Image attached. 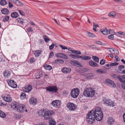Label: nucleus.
Returning a JSON list of instances; mask_svg holds the SVG:
<instances>
[{
  "label": "nucleus",
  "mask_w": 125,
  "mask_h": 125,
  "mask_svg": "<svg viewBox=\"0 0 125 125\" xmlns=\"http://www.w3.org/2000/svg\"><path fill=\"white\" fill-rule=\"evenodd\" d=\"M59 46L62 48V49L65 50L67 49V47L62 45L60 44L59 45Z\"/></svg>",
  "instance_id": "09e8293b"
},
{
  "label": "nucleus",
  "mask_w": 125,
  "mask_h": 125,
  "mask_svg": "<svg viewBox=\"0 0 125 125\" xmlns=\"http://www.w3.org/2000/svg\"><path fill=\"white\" fill-rule=\"evenodd\" d=\"M105 81L107 84L110 86H112L113 87L116 86L115 84L112 81L108 79H106Z\"/></svg>",
  "instance_id": "9d476101"
},
{
  "label": "nucleus",
  "mask_w": 125,
  "mask_h": 125,
  "mask_svg": "<svg viewBox=\"0 0 125 125\" xmlns=\"http://www.w3.org/2000/svg\"><path fill=\"white\" fill-rule=\"evenodd\" d=\"M19 11L20 14L24 16L25 15V13L22 11L21 10H19Z\"/></svg>",
  "instance_id": "864d4df0"
},
{
  "label": "nucleus",
  "mask_w": 125,
  "mask_h": 125,
  "mask_svg": "<svg viewBox=\"0 0 125 125\" xmlns=\"http://www.w3.org/2000/svg\"><path fill=\"white\" fill-rule=\"evenodd\" d=\"M6 116L5 114L1 111L0 110V117L2 118H4Z\"/></svg>",
  "instance_id": "e433bc0d"
},
{
  "label": "nucleus",
  "mask_w": 125,
  "mask_h": 125,
  "mask_svg": "<svg viewBox=\"0 0 125 125\" xmlns=\"http://www.w3.org/2000/svg\"><path fill=\"white\" fill-rule=\"evenodd\" d=\"M38 74H39V75H38L37 74H35V76L36 77V78L37 79H39L41 77H42L43 75V74L42 73V72H40Z\"/></svg>",
  "instance_id": "7c9ffc66"
},
{
  "label": "nucleus",
  "mask_w": 125,
  "mask_h": 125,
  "mask_svg": "<svg viewBox=\"0 0 125 125\" xmlns=\"http://www.w3.org/2000/svg\"><path fill=\"white\" fill-rule=\"evenodd\" d=\"M95 42L98 44L103 45V43L100 41H97Z\"/></svg>",
  "instance_id": "5fc2aeb1"
},
{
  "label": "nucleus",
  "mask_w": 125,
  "mask_h": 125,
  "mask_svg": "<svg viewBox=\"0 0 125 125\" xmlns=\"http://www.w3.org/2000/svg\"><path fill=\"white\" fill-rule=\"evenodd\" d=\"M43 38L45 42H47L50 41V39L46 36L43 35Z\"/></svg>",
  "instance_id": "ea45409f"
},
{
  "label": "nucleus",
  "mask_w": 125,
  "mask_h": 125,
  "mask_svg": "<svg viewBox=\"0 0 125 125\" xmlns=\"http://www.w3.org/2000/svg\"><path fill=\"white\" fill-rule=\"evenodd\" d=\"M70 63L72 65L76 66H79L81 64L78 61L74 60L71 61Z\"/></svg>",
  "instance_id": "6ab92c4d"
},
{
  "label": "nucleus",
  "mask_w": 125,
  "mask_h": 125,
  "mask_svg": "<svg viewBox=\"0 0 125 125\" xmlns=\"http://www.w3.org/2000/svg\"><path fill=\"white\" fill-rule=\"evenodd\" d=\"M111 76L112 77L115 78H116L117 77V78L118 77L115 74H112Z\"/></svg>",
  "instance_id": "680f3d73"
},
{
  "label": "nucleus",
  "mask_w": 125,
  "mask_h": 125,
  "mask_svg": "<svg viewBox=\"0 0 125 125\" xmlns=\"http://www.w3.org/2000/svg\"><path fill=\"white\" fill-rule=\"evenodd\" d=\"M94 74L93 73H89L86 76L85 78L86 79H90L93 78Z\"/></svg>",
  "instance_id": "c85d7f7f"
},
{
  "label": "nucleus",
  "mask_w": 125,
  "mask_h": 125,
  "mask_svg": "<svg viewBox=\"0 0 125 125\" xmlns=\"http://www.w3.org/2000/svg\"><path fill=\"white\" fill-rule=\"evenodd\" d=\"M56 56L57 57H60L65 59H68V56L67 55L62 53H59L57 54Z\"/></svg>",
  "instance_id": "4468645a"
},
{
  "label": "nucleus",
  "mask_w": 125,
  "mask_h": 125,
  "mask_svg": "<svg viewBox=\"0 0 125 125\" xmlns=\"http://www.w3.org/2000/svg\"><path fill=\"white\" fill-rule=\"evenodd\" d=\"M118 57L117 56H115V58L116 59V60H115V61L116 62H117L118 61Z\"/></svg>",
  "instance_id": "69168bd1"
},
{
  "label": "nucleus",
  "mask_w": 125,
  "mask_h": 125,
  "mask_svg": "<svg viewBox=\"0 0 125 125\" xmlns=\"http://www.w3.org/2000/svg\"><path fill=\"white\" fill-rule=\"evenodd\" d=\"M2 97L3 98L4 100L7 102H10L12 100L11 97L9 95H2Z\"/></svg>",
  "instance_id": "9b49d317"
},
{
  "label": "nucleus",
  "mask_w": 125,
  "mask_h": 125,
  "mask_svg": "<svg viewBox=\"0 0 125 125\" xmlns=\"http://www.w3.org/2000/svg\"><path fill=\"white\" fill-rule=\"evenodd\" d=\"M1 11L3 14L6 15L8 14L9 12V10L6 8L3 9Z\"/></svg>",
  "instance_id": "bb28decb"
},
{
  "label": "nucleus",
  "mask_w": 125,
  "mask_h": 125,
  "mask_svg": "<svg viewBox=\"0 0 125 125\" xmlns=\"http://www.w3.org/2000/svg\"><path fill=\"white\" fill-rule=\"evenodd\" d=\"M100 31L105 35H107L108 34V30L106 28L105 29H100Z\"/></svg>",
  "instance_id": "4be33fe9"
},
{
  "label": "nucleus",
  "mask_w": 125,
  "mask_h": 125,
  "mask_svg": "<svg viewBox=\"0 0 125 125\" xmlns=\"http://www.w3.org/2000/svg\"><path fill=\"white\" fill-rule=\"evenodd\" d=\"M15 116L17 118L20 119L21 118V116L20 115H15Z\"/></svg>",
  "instance_id": "bf43d9fd"
},
{
  "label": "nucleus",
  "mask_w": 125,
  "mask_h": 125,
  "mask_svg": "<svg viewBox=\"0 0 125 125\" xmlns=\"http://www.w3.org/2000/svg\"><path fill=\"white\" fill-rule=\"evenodd\" d=\"M89 64L91 66L93 67H98V66L97 64L93 61H90L89 62Z\"/></svg>",
  "instance_id": "412c9836"
},
{
  "label": "nucleus",
  "mask_w": 125,
  "mask_h": 125,
  "mask_svg": "<svg viewBox=\"0 0 125 125\" xmlns=\"http://www.w3.org/2000/svg\"><path fill=\"white\" fill-rule=\"evenodd\" d=\"M46 90L52 93H56L57 92L58 88L57 87L54 86H49L46 88Z\"/></svg>",
  "instance_id": "423d86ee"
},
{
  "label": "nucleus",
  "mask_w": 125,
  "mask_h": 125,
  "mask_svg": "<svg viewBox=\"0 0 125 125\" xmlns=\"http://www.w3.org/2000/svg\"><path fill=\"white\" fill-rule=\"evenodd\" d=\"M110 48H108L107 49V50L110 52L111 53L113 54H115L113 52H111V50H110Z\"/></svg>",
  "instance_id": "338daca9"
},
{
  "label": "nucleus",
  "mask_w": 125,
  "mask_h": 125,
  "mask_svg": "<svg viewBox=\"0 0 125 125\" xmlns=\"http://www.w3.org/2000/svg\"><path fill=\"white\" fill-rule=\"evenodd\" d=\"M92 58L94 61L97 63H98L99 62V59L96 56H93Z\"/></svg>",
  "instance_id": "c9c22d12"
},
{
  "label": "nucleus",
  "mask_w": 125,
  "mask_h": 125,
  "mask_svg": "<svg viewBox=\"0 0 125 125\" xmlns=\"http://www.w3.org/2000/svg\"><path fill=\"white\" fill-rule=\"evenodd\" d=\"M4 75L5 77H8L11 74L10 72L8 70L5 71L3 72Z\"/></svg>",
  "instance_id": "a878e982"
},
{
  "label": "nucleus",
  "mask_w": 125,
  "mask_h": 125,
  "mask_svg": "<svg viewBox=\"0 0 125 125\" xmlns=\"http://www.w3.org/2000/svg\"><path fill=\"white\" fill-rule=\"evenodd\" d=\"M87 35L89 37H95L93 33L91 32H87Z\"/></svg>",
  "instance_id": "37998d69"
},
{
  "label": "nucleus",
  "mask_w": 125,
  "mask_h": 125,
  "mask_svg": "<svg viewBox=\"0 0 125 125\" xmlns=\"http://www.w3.org/2000/svg\"><path fill=\"white\" fill-rule=\"evenodd\" d=\"M32 89L31 85H29L26 86L25 88L24 92H28L30 91Z\"/></svg>",
  "instance_id": "aec40b11"
},
{
  "label": "nucleus",
  "mask_w": 125,
  "mask_h": 125,
  "mask_svg": "<svg viewBox=\"0 0 125 125\" xmlns=\"http://www.w3.org/2000/svg\"><path fill=\"white\" fill-rule=\"evenodd\" d=\"M13 1V2L16 4H17V3L18 2H19V1H17L16 0H12V1Z\"/></svg>",
  "instance_id": "e2e57ef3"
},
{
  "label": "nucleus",
  "mask_w": 125,
  "mask_h": 125,
  "mask_svg": "<svg viewBox=\"0 0 125 125\" xmlns=\"http://www.w3.org/2000/svg\"><path fill=\"white\" fill-rule=\"evenodd\" d=\"M24 20L20 18H18L17 19V21L18 22L22 24L24 23Z\"/></svg>",
  "instance_id": "72a5a7b5"
},
{
  "label": "nucleus",
  "mask_w": 125,
  "mask_h": 125,
  "mask_svg": "<svg viewBox=\"0 0 125 125\" xmlns=\"http://www.w3.org/2000/svg\"><path fill=\"white\" fill-rule=\"evenodd\" d=\"M53 112L52 110L46 111L43 117L45 120H47L49 119L53 114Z\"/></svg>",
  "instance_id": "6e6552de"
},
{
  "label": "nucleus",
  "mask_w": 125,
  "mask_h": 125,
  "mask_svg": "<svg viewBox=\"0 0 125 125\" xmlns=\"http://www.w3.org/2000/svg\"><path fill=\"white\" fill-rule=\"evenodd\" d=\"M8 83L10 86L13 88H15L17 86V85L15 83L13 80H10L8 82Z\"/></svg>",
  "instance_id": "2eb2a0df"
},
{
  "label": "nucleus",
  "mask_w": 125,
  "mask_h": 125,
  "mask_svg": "<svg viewBox=\"0 0 125 125\" xmlns=\"http://www.w3.org/2000/svg\"><path fill=\"white\" fill-rule=\"evenodd\" d=\"M118 63L117 62H115L113 63H111L110 64V65L111 66H115L118 65Z\"/></svg>",
  "instance_id": "8fccbe9b"
},
{
  "label": "nucleus",
  "mask_w": 125,
  "mask_h": 125,
  "mask_svg": "<svg viewBox=\"0 0 125 125\" xmlns=\"http://www.w3.org/2000/svg\"><path fill=\"white\" fill-rule=\"evenodd\" d=\"M11 16L13 18H16L18 16L19 14L17 12H13L11 13Z\"/></svg>",
  "instance_id": "393cba45"
},
{
  "label": "nucleus",
  "mask_w": 125,
  "mask_h": 125,
  "mask_svg": "<svg viewBox=\"0 0 125 125\" xmlns=\"http://www.w3.org/2000/svg\"><path fill=\"white\" fill-rule=\"evenodd\" d=\"M54 46V43H52V44L50 46H49V48L50 49V50L52 49Z\"/></svg>",
  "instance_id": "603ef678"
},
{
  "label": "nucleus",
  "mask_w": 125,
  "mask_h": 125,
  "mask_svg": "<svg viewBox=\"0 0 125 125\" xmlns=\"http://www.w3.org/2000/svg\"><path fill=\"white\" fill-rule=\"evenodd\" d=\"M109 33L110 34L114 35L115 34V32L112 30H109Z\"/></svg>",
  "instance_id": "c03bdc74"
},
{
  "label": "nucleus",
  "mask_w": 125,
  "mask_h": 125,
  "mask_svg": "<svg viewBox=\"0 0 125 125\" xmlns=\"http://www.w3.org/2000/svg\"><path fill=\"white\" fill-rule=\"evenodd\" d=\"M71 71V69L70 68H67L64 67L62 68L61 69V71L64 73H69Z\"/></svg>",
  "instance_id": "f8f14e48"
},
{
  "label": "nucleus",
  "mask_w": 125,
  "mask_h": 125,
  "mask_svg": "<svg viewBox=\"0 0 125 125\" xmlns=\"http://www.w3.org/2000/svg\"><path fill=\"white\" fill-rule=\"evenodd\" d=\"M7 1L5 0H1L0 1V4L2 6H4L7 4Z\"/></svg>",
  "instance_id": "f704fd0d"
},
{
  "label": "nucleus",
  "mask_w": 125,
  "mask_h": 125,
  "mask_svg": "<svg viewBox=\"0 0 125 125\" xmlns=\"http://www.w3.org/2000/svg\"><path fill=\"white\" fill-rule=\"evenodd\" d=\"M46 111V110L44 109H42L39 110L38 112L39 115L40 116H43V117L44 114L45 113Z\"/></svg>",
  "instance_id": "5701e85b"
},
{
  "label": "nucleus",
  "mask_w": 125,
  "mask_h": 125,
  "mask_svg": "<svg viewBox=\"0 0 125 125\" xmlns=\"http://www.w3.org/2000/svg\"><path fill=\"white\" fill-rule=\"evenodd\" d=\"M26 94L24 93H22L20 95V97L21 99H23L26 97Z\"/></svg>",
  "instance_id": "a19ab883"
},
{
  "label": "nucleus",
  "mask_w": 125,
  "mask_h": 125,
  "mask_svg": "<svg viewBox=\"0 0 125 125\" xmlns=\"http://www.w3.org/2000/svg\"><path fill=\"white\" fill-rule=\"evenodd\" d=\"M61 103L59 100H55L52 101V104L55 107H57L59 106Z\"/></svg>",
  "instance_id": "ddd939ff"
},
{
  "label": "nucleus",
  "mask_w": 125,
  "mask_h": 125,
  "mask_svg": "<svg viewBox=\"0 0 125 125\" xmlns=\"http://www.w3.org/2000/svg\"><path fill=\"white\" fill-rule=\"evenodd\" d=\"M35 60L33 58H31L30 59V62L31 63H32L35 61Z\"/></svg>",
  "instance_id": "3c124183"
},
{
  "label": "nucleus",
  "mask_w": 125,
  "mask_h": 125,
  "mask_svg": "<svg viewBox=\"0 0 125 125\" xmlns=\"http://www.w3.org/2000/svg\"><path fill=\"white\" fill-rule=\"evenodd\" d=\"M114 120L113 118L111 117H109L108 118L107 121L108 124L110 125H112L114 123Z\"/></svg>",
  "instance_id": "b1692460"
},
{
  "label": "nucleus",
  "mask_w": 125,
  "mask_h": 125,
  "mask_svg": "<svg viewBox=\"0 0 125 125\" xmlns=\"http://www.w3.org/2000/svg\"><path fill=\"white\" fill-rule=\"evenodd\" d=\"M96 72L98 73H102L106 72L103 71V70L100 69L97 70L96 71Z\"/></svg>",
  "instance_id": "79ce46f5"
},
{
  "label": "nucleus",
  "mask_w": 125,
  "mask_h": 125,
  "mask_svg": "<svg viewBox=\"0 0 125 125\" xmlns=\"http://www.w3.org/2000/svg\"><path fill=\"white\" fill-rule=\"evenodd\" d=\"M95 91L93 88L90 87L84 90L83 94L86 97H92L95 94Z\"/></svg>",
  "instance_id": "f03ea898"
},
{
  "label": "nucleus",
  "mask_w": 125,
  "mask_h": 125,
  "mask_svg": "<svg viewBox=\"0 0 125 125\" xmlns=\"http://www.w3.org/2000/svg\"><path fill=\"white\" fill-rule=\"evenodd\" d=\"M29 102L31 104L35 105L36 104L37 99L34 97H31L29 99Z\"/></svg>",
  "instance_id": "dca6fc26"
},
{
  "label": "nucleus",
  "mask_w": 125,
  "mask_h": 125,
  "mask_svg": "<svg viewBox=\"0 0 125 125\" xmlns=\"http://www.w3.org/2000/svg\"><path fill=\"white\" fill-rule=\"evenodd\" d=\"M79 92V91L78 89H73L71 92V96L74 98H76L78 95Z\"/></svg>",
  "instance_id": "39448f33"
},
{
  "label": "nucleus",
  "mask_w": 125,
  "mask_h": 125,
  "mask_svg": "<svg viewBox=\"0 0 125 125\" xmlns=\"http://www.w3.org/2000/svg\"><path fill=\"white\" fill-rule=\"evenodd\" d=\"M114 35L111 34V35H109L108 37V38L111 40H113L114 38Z\"/></svg>",
  "instance_id": "49530a36"
},
{
  "label": "nucleus",
  "mask_w": 125,
  "mask_h": 125,
  "mask_svg": "<svg viewBox=\"0 0 125 125\" xmlns=\"http://www.w3.org/2000/svg\"><path fill=\"white\" fill-rule=\"evenodd\" d=\"M56 123V122L54 119L53 118H51L50 120L49 125H55Z\"/></svg>",
  "instance_id": "cd10ccee"
},
{
  "label": "nucleus",
  "mask_w": 125,
  "mask_h": 125,
  "mask_svg": "<svg viewBox=\"0 0 125 125\" xmlns=\"http://www.w3.org/2000/svg\"><path fill=\"white\" fill-rule=\"evenodd\" d=\"M105 63V61L104 59L101 60L100 62V63L101 65L104 64Z\"/></svg>",
  "instance_id": "a18cd8bd"
},
{
  "label": "nucleus",
  "mask_w": 125,
  "mask_h": 125,
  "mask_svg": "<svg viewBox=\"0 0 125 125\" xmlns=\"http://www.w3.org/2000/svg\"><path fill=\"white\" fill-rule=\"evenodd\" d=\"M53 52H52L50 53L49 57V58H52L53 57Z\"/></svg>",
  "instance_id": "4d7b16f0"
},
{
  "label": "nucleus",
  "mask_w": 125,
  "mask_h": 125,
  "mask_svg": "<svg viewBox=\"0 0 125 125\" xmlns=\"http://www.w3.org/2000/svg\"><path fill=\"white\" fill-rule=\"evenodd\" d=\"M103 117V113L100 107H96L94 110L91 111L88 113L86 118L87 122L92 124L95 119L97 121H100Z\"/></svg>",
  "instance_id": "f257e3e1"
},
{
  "label": "nucleus",
  "mask_w": 125,
  "mask_h": 125,
  "mask_svg": "<svg viewBox=\"0 0 125 125\" xmlns=\"http://www.w3.org/2000/svg\"><path fill=\"white\" fill-rule=\"evenodd\" d=\"M53 63L56 64H62L64 63V61L62 59H58L54 61Z\"/></svg>",
  "instance_id": "a211bd4d"
},
{
  "label": "nucleus",
  "mask_w": 125,
  "mask_h": 125,
  "mask_svg": "<svg viewBox=\"0 0 125 125\" xmlns=\"http://www.w3.org/2000/svg\"><path fill=\"white\" fill-rule=\"evenodd\" d=\"M108 16L109 17H115L116 16V13L114 11H112L108 14Z\"/></svg>",
  "instance_id": "473e14b6"
},
{
  "label": "nucleus",
  "mask_w": 125,
  "mask_h": 125,
  "mask_svg": "<svg viewBox=\"0 0 125 125\" xmlns=\"http://www.w3.org/2000/svg\"><path fill=\"white\" fill-rule=\"evenodd\" d=\"M43 66L45 69L48 70H50L52 69V67L49 65H44Z\"/></svg>",
  "instance_id": "c756f323"
},
{
  "label": "nucleus",
  "mask_w": 125,
  "mask_h": 125,
  "mask_svg": "<svg viewBox=\"0 0 125 125\" xmlns=\"http://www.w3.org/2000/svg\"><path fill=\"white\" fill-rule=\"evenodd\" d=\"M94 24V28H96L97 27L99 26V25L97 24H95L94 23H93Z\"/></svg>",
  "instance_id": "052dcab7"
},
{
  "label": "nucleus",
  "mask_w": 125,
  "mask_h": 125,
  "mask_svg": "<svg viewBox=\"0 0 125 125\" xmlns=\"http://www.w3.org/2000/svg\"><path fill=\"white\" fill-rule=\"evenodd\" d=\"M123 118L124 122H125V113L123 115Z\"/></svg>",
  "instance_id": "774afa93"
},
{
  "label": "nucleus",
  "mask_w": 125,
  "mask_h": 125,
  "mask_svg": "<svg viewBox=\"0 0 125 125\" xmlns=\"http://www.w3.org/2000/svg\"><path fill=\"white\" fill-rule=\"evenodd\" d=\"M13 106L15 107V110L18 112L22 113L25 112H27L28 111L27 110L26 108V107L23 105H19L16 103H15Z\"/></svg>",
  "instance_id": "7ed1b4c3"
},
{
  "label": "nucleus",
  "mask_w": 125,
  "mask_h": 125,
  "mask_svg": "<svg viewBox=\"0 0 125 125\" xmlns=\"http://www.w3.org/2000/svg\"><path fill=\"white\" fill-rule=\"evenodd\" d=\"M9 19V17L8 16H5L3 18V21L5 22L8 21Z\"/></svg>",
  "instance_id": "58836bf2"
},
{
  "label": "nucleus",
  "mask_w": 125,
  "mask_h": 125,
  "mask_svg": "<svg viewBox=\"0 0 125 125\" xmlns=\"http://www.w3.org/2000/svg\"><path fill=\"white\" fill-rule=\"evenodd\" d=\"M13 4L11 2H10L9 1V6L10 8H11L13 7Z\"/></svg>",
  "instance_id": "13d9d810"
},
{
  "label": "nucleus",
  "mask_w": 125,
  "mask_h": 125,
  "mask_svg": "<svg viewBox=\"0 0 125 125\" xmlns=\"http://www.w3.org/2000/svg\"><path fill=\"white\" fill-rule=\"evenodd\" d=\"M117 78L122 83L125 84V75H123L122 76L118 75Z\"/></svg>",
  "instance_id": "f3484780"
},
{
  "label": "nucleus",
  "mask_w": 125,
  "mask_h": 125,
  "mask_svg": "<svg viewBox=\"0 0 125 125\" xmlns=\"http://www.w3.org/2000/svg\"><path fill=\"white\" fill-rule=\"evenodd\" d=\"M67 108L71 111H73L75 110L76 108V105L74 103L69 102L67 104Z\"/></svg>",
  "instance_id": "0eeeda50"
},
{
  "label": "nucleus",
  "mask_w": 125,
  "mask_h": 125,
  "mask_svg": "<svg viewBox=\"0 0 125 125\" xmlns=\"http://www.w3.org/2000/svg\"><path fill=\"white\" fill-rule=\"evenodd\" d=\"M124 67V65H120L118 67L119 69H123Z\"/></svg>",
  "instance_id": "0e129e2a"
},
{
  "label": "nucleus",
  "mask_w": 125,
  "mask_h": 125,
  "mask_svg": "<svg viewBox=\"0 0 125 125\" xmlns=\"http://www.w3.org/2000/svg\"><path fill=\"white\" fill-rule=\"evenodd\" d=\"M118 33L121 35H123L124 36H125V33L122 32L121 31H119L118 32Z\"/></svg>",
  "instance_id": "6e6d98bb"
},
{
  "label": "nucleus",
  "mask_w": 125,
  "mask_h": 125,
  "mask_svg": "<svg viewBox=\"0 0 125 125\" xmlns=\"http://www.w3.org/2000/svg\"><path fill=\"white\" fill-rule=\"evenodd\" d=\"M69 56L73 59L81 58L85 60H89L91 59V58L90 57L86 56H81L74 54H70L69 55Z\"/></svg>",
  "instance_id": "20e7f679"
},
{
  "label": "nucleus",
  "mask_w": 125,
  "mask_h": 125,
  "mask_svg": "<svg viewBox=\"0 0 125 125\" xmlns=\"http://www.w3.org/2000/svg\"><path fill=\"white\" fill-rule=\"evenodd\" d=\"M27 30V31L29 32H31L33 31L32 28L31 27L28 28Z\"/></svg>",
  "instance_id": "de8ad7c7"
},
{
  "label": "nucleus",
  "mask_w": 125,
  "mask_h": 125,
  "mask_svg": "<svg viewBox=\"0 0 125 125\" xmlns=\"http://www.w3.org/2000/svg\"><path fill=\"white\" fill-rule=\"evenodd\" d=\"M72 52L73 53L77 54H81L80 51L78 50H72Z\"/></svg>",
  "instance_id": "4c0bfd02"
},
{
  "label": "nucleus",
  "mask_w": 125,
  "mask_h": 125,
  "mask_svg": "<svg viewBox=\"0 0 125 125\" xmlns=\"http://www.w3.org/2000/svg\"><path fill=\"white\" fill-rule=\"evenodd\" d=\"M42 51L40 50H37L34 52V54L36 57H38L41 54Z\"/></svg>",
  "instance_id": "2f4dec72"
},
{
  "label": "nucleus",
  "mask_w": 125,
  "mask_h": 125,
  "mask_svg": "<svg viewBox=\"0 0 125 125\" xmlns=\"http://www.w3.org/2000/svg\"><path fill=\"white\" fill-rule=\"evenodd\" d=\"M103 100L104 103L106 104V105L112 107L115 106L114 103L110 100L107 99L105 98H103Z\"/></svg>",
  "instance_id": "1a4fd4ad"
}]
</instances>
